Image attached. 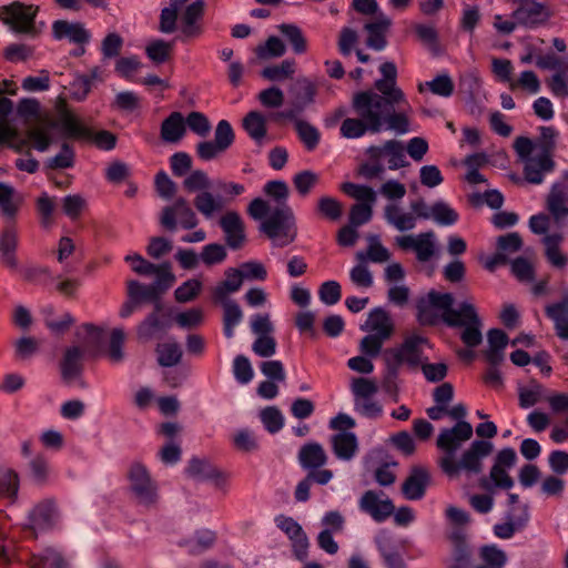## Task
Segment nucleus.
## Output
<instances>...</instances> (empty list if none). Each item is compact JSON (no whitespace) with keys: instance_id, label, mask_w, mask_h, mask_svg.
Segmentation results:
<instances>
[{"instance_id":"obj_7","label":"nucleus","mask_w":568,"mask_h":568,"mask_svg":"<svg viewBox=\"0 0 568 568\" xmlns=\"http://www.w3.org/2000/svg\"><path fill=\"white\" fill-rule=\"evenodd\" d=\"M260 231L275 241L277 246H285L295 241L297 227L290 205L276 206L261 223Z\"/></svg>"},{"instance_id":"obj_20","label":"nucleus","mask_w":568,"mask_h":568,"mask_svg":"<svg viewBox=\"0 0 568 568\" xmlns=\"http://www.w3.org/2000/svg\"><path fill=\"white\" fill-rule=\"evenodd\" d=\"M429 483L430 475L428 470L424 467L415 466L403 483L402 493L408 500H419L424 497Z\"/></svg>"},{"instance_id":"obj_46","label":"nucleus","mask_w":568,"mask_h":568,"mask_svg":"<svg viewBox=\"0 0 568 568\" xmlns=\"http://www.w3.org/2000/svg\"><path fill=\"white\" fill-rule=\"evenodd\" d=\"M158 362L163 367H172L180 363L182 357L181 346L173 341L158 344Z\"/></svg>"},{"instance_id":"obj_56","label":"nucleus","mask_w":568,"mask_h":568,"mask_svg":"<svg viewBox=\"0 0 568 568\" xmlns=\"http://www.w3.org/2000/svg\"><path fill=\"white\" fill-rule=\"evenodd\" d=\"M156 270L154 271V275H156L155 281L151 284L152 287L156 291V294L161 297L175 282V276L171 272L170 263H162L156 265Z\"/></svg>"},{"instance_id":"obj_58","label":"nucleus","mask_w":568,"mask_h":568,"mask_svg":"<svg viewBox=\"0 0 568 568\" xmlns=\"http://www.w3.org/2000/svg\"><path fill=\"white\" fill-rule=\"evenodd\" d=\"M260 418L265 429L271 434H276L284 426V416L275 406H268L262 409Z\"/></svg>"},{"instance_id":"obj_11","label":"nucleus","mask_w":568,"mask_h":568,"mask_svg":"<svg viewBox=\"0 0 568 568\" xmlns=\"http://www.w3.org/2000/svg\"><path fill=\"white\" fill-rule=\"evenodd\" d=\"M473 433V426L466 420H459L450 428H443L436 440L437 448L444 452L440 458L453 459L463 443L471 438Z\"/></svg>"},{"instance_id":"obj_17","label":"nucleus","mask_w":568,"mask_h":568,"mask_svg":"<svg viewBox=\"0 0 568 568\" xmlns=\"http://www.w3.org/2000/svg\"><path fill=\"white\" fill-rule=\"evenodd\" d=\"M277 527L284 531L292 540L293 549L298 560H305L307 557L308 539L301 525L292 517L284 515L275 518Z\"/></svg>"},{"instance_id":"obj_36","label":"nucleus","mask_w":568,"mask_h":568,"mask_svg":"<svg viewBox=\"0 0 568 568\" xmlns=\"http://www.w3.org/2000/svg\"><path fill=\"white\" fill-rule=\"evenodd\" d=\"M185 133L182 113L172 112L161 124V139L169 143L179 142Z\"/></svg>"},{"instance_id":"obj_10","label":"nucleus","mask_w":568,"mask_h":568,"mask_svg":"<svg viewBox=\"0 0 568 568\" xmlns=\"http://www.w3.org/2000/svg\"><path fill=\"white\" fill-rule=\"evenodd\" d=\"M160 224L171 232L175 231L179 224L184 230H192L197 226L199 219L186 199L180 196L172 205L162 209Z\"/></svg>"},{"instance_id":"obj_35","label":"nucleus","mask_w":568,"mask_h":568,"mask_svg":"<svg viewBox=\"0 0 568 568\" xmlns=\"http://www.w3.org/2000/svg\"><path fill=\"white\" fill-rule=\"evenodd\" d=\"M375 544L386 568H406L404 558L386 535L376 536Z\"/></svg>"},{"instance_id":"obj_47","label":"nucleus","mask_w":568,"mask_h":568,"mask_svg":"<svg viewBox=\"0 0 568 568\" xmlns=\"http://www.w3.org/2000/svg\"><path fill=\"white\" fill-rule=\"evenodd\" d=\"M243 128L253 140L260 141L266 135V119L261 112L251 111L243 119Z\"/></svg>"},{"instance_id":"obj_5","label":"nucleus","mask_w":568,"mask_h":568,"mask_svg":"<svg viewBox=\"0 0 568 568\" xmlns=\"http://www.w3.org/2000/svg\"><path fill=\"white\" fill-rule=\"evenodd\" d=\"M493 452V444L487 440H475L466 449L460 459L455 457L439 458L438 465L442 470L450 478H457L462 471L477 475L483 470V459Z\"/></svg>"},{"instance_id":"obj_62","label":"nucleus","mask_w":568,"mask_h":568,"mask_svg":"<svg viewBox=\"0 0 568 568\" xmlns=\"http://www.w3.org/2000/svg\"><path fill=\"white\" fill-rule=\"evenodd\" d=\"M430 217L439 225H453L458 221V213L447 203L437 201L432 205Z\"/></svg>"},{"instance_id":"obj_52","label":"nucleus","mask_w":568,"mask_h":568,"mask_svg":"<svg viewBox=\"0 0 568 568\" xmlns=\"http://www.w3.org/2000/svg\"><path fill=\"white\" fill-rule=\"evenodd\" d=\"M342 191L358 203L374 204L377 200L376 192L367 185L345 182L342 184Z\"/></svg>"},{"instance_id":"obj_22","label":"nucleus","mask_w":568,"mask_h":568,"mask_svg":"<svg viewBox=\"0 0 568 568\" xmlns=\"http://www.w3.org/2000/svg\"><path fill=\"white\" fill-rule=\"evenodd\" d=\"M555 162L547 152H539L525 162L524 174L527 182L540 184L544 175L552 172Z\"/></svg>"},{"instance_id":"obj_43","label":"nucleus","mask_w":568,"mask_h":568,"mask_svg":"<svg viewBox=\"0 0 568 568\" xmlns=\"http://www.w3.org/2000/svg\"><path fill=\"white\" fill-rule=\"evenodd\" d=\"M216 535L210 529L197 530L193 538L180 542L191 555H199L210 549L215 542Z\"/></svg>"},{"instance_id":"obj_29","label":"nucleus","mask_w":568,"mask_h":568,"mask_svg":"<svg viewBox=\"0 0 568 568\" xmlns=\"http://www.w3.org/2000/svg\"><path fill=\"white\" fill-rule=\"evenodd\" d=\"M331 444L335 456L342 460H351L358 450L357 437L351 432H339L333 435Z\"/></svg>"},{"instance_id":"obj_55","label":"nucleus","mask_w":568,"mask_h":568,"mask_svg":"<svg viewBox=\"0 0 568 568\" xmlns=\"http://www.w3.org/2000/svg\"><path fill=\"white\" fill-rule=\"evenodd\" d=\"M368 240H369V245H368L366 255L362 252H358L356 255L357 258L359 261H364V260L368 258L369 261H372L374 263L387 262L390 257V254H389L388 250L381 244L378 236L372 235L368 237Z\"/></svg>"},{"instance_id":"obj_13","label":"nucleus","mask_w":568,"mask_h":568,"mask_svg":"<svg viewBox=\"0 0 568 568\" xmlns=\"http://www.w3.org/2000/svg\"><path fill=\"white\" fill-rule=\"evenodd\" d=\"M435 233L433 231L423 232L417 235L397 236L395 242L404 251L413 250L416 258L422 262H428L436 252Z\"/></svg>"},{"instance_id":"obj_32","label":"nucleus","mask_w":568,"mask_h":568,"mask_svg":"<svg viewBox=\"0 0 568 568\" xmlns=\"http://www.w3.org/2000/svg\"><path fill=\"white\" fill-rule=\"evenodd\" d=\"M362 331H373L374 334L389 338L393 333V323L388 313L382 307H376L369 312L368 318L364 325L361 326Z\"/></svg>"},{"instance_id":"obj_12","label":"nucleus","mask_w":568,"mask_h":568,"mask_svg":"<svg viewBox=\"0 0 568 568\" xmlns=\"http://www.w3.org/2000/svg\"><path fill=\"white\" fill-rule=\"evenodd\" d=\"M459 324L453 327H464L460 333V339L469 347L474 348L483 342L481 321L477 314L476 307L469 302L460 303Z\"/></svg>"},{"instance_id":"obj_50","label":"nucleus","mask_w":568,"mask_h":568,"mask_svg":"<svg viewBox=\"0 0 568 568\" xmlns=\"http://www.w3.org/2000/svg\"><path fill=\"white\" fill-rule=\"evenodd\" d=\"M519 406L528 408L547 397L546 388L538 382L532 381L529 386L519 388Z\"/></svg>"},{"instance_id":"obj_59","label":"nucleus","mask_w":568,"mask_h":568,"mask_svg":"<svg viewBox=\"0 0 568 568\" xmlns=\"http://www.w3.org/2000/svg\"><path fill=\"white\" fill-rule=\"evenodd\" d=\"M19 490V476L12 469H6L0 473V496L14 501Z\"/></svg>"},{"instance_id":"obj_39","label":"nucleus","mask_w":568,"mask_h":568,"mask_svg":"<svg viewBox=\"0 0 568 568\" xmlns=\"http://www.w3.org/2000/svg\"><path fill=\"white\" fill-rule=\"evenodd\" d=\"M221 303L223 307V331L226 338H232L234 335V328L243 320V312L240 305L233 301H215Z\"/></svg>"},{"instance_id":"obj_6","label":"nucleus","mask_w":568,"mask_h":568,"mask_svg":"<svg viewBox=\"0 0 568 568\" xmlns=\"http://www.w3.org/2000/svg\"><path fill=\"white\" fill-rule=\"evenodd\" d=\"M211 186L209 175L202 170L192 171L183 181V187L187 192H197L193 204L206 220L212 219L215 212L222 211L224 206L223 200L209 191Z\"/></svg>"},{"instance_id":"obj_4","label":"nucleus","mask_w":568,"mask_h":568,"mask_svg":"<svg viewBox=\"0 0 568 568\" xmlns=\"http://www.w3.org/2000/svg\"><path fill=\"white\" fill-rule=\"evenodd\" d=\"M454 296L450 293L428 292L427 296L417 303V317L422 325H436L440 321L447 326L459 324L460 304L453 307Z\"/></svg>"},{"instance_id":"obj_14","label":"nucleus","mask_w":568,"mask_h":568,"mask_svg":"<svg viewBox=\"0 0 568 568\" xmlns=\"http://www.w3.org/2000/svg\"><path fill=\"white\" fill-rule=\"evenodd\" d=\"M519 2V7L513 12V19L519 26L536 28L546 23L551 16L549 8L545 3L529 0Z\"/></svg>"},{"instance_id":"obj_63","label":"nucleus","mask_w":568,"mask_h":568,"mask_svg":"<svg viewBox=\"0 0 568 568\" xmlns=\"http://www.w3.org/2000/svg\"><path fill=\"white\" fill-rule=\"evenodd\" d=\"M173 44L171 42L158 39L146 45L145 52L150 60L160 64L170 59Z\"/></svg>"},{"instance_id":"obj_33","label":"nucleus","mask_w":568,"mask_h":568,"mask_svg":"<svg viewBox=\"0 0 568 568\" xmlns=\"http://www.w3.org/2000/svg\"><path fill=\"white\" fill-rule=\"evenodd\" d=\"M225 280L220 282L212 290L213 301H230L227 297L230 294L236 293L242 284L243 280L241 277L240 271L234 267H229L225 270Z\"/></svg>"},{"instance_id":"obj_34","label":"nucleus","mask_w":568,"mask_h":568,"mask_svg":"<svg viewBox=\"0 0 568 568\" xmlns=\"http://www.w3.org/2000/svg\"><path fill=\"white\" fill-rule=\"evenodd\" d=\"M83 354L84 351L78 346L67 348L60 364L61 375L65 382H71L81 374Z\"/></svg>"},{"instance_id":"obj_53","label":"nucleus","mask_w":568,"mask_h":568,"mask_svg":"<svg viewBox=\"0 0 568 568\" xmlns=\"http://www.w3.org/2000/svg\"><path fill=\"white\" fill-rule=\"evenodd\" d=\"M298 138L304 143L305 148L308 151H313L320 143L321 140V133L311 123L304 120H296V128H295Z\"/></svg>"},{"instance_id":"obj_44","label":"nucleus","mask_w":568,"mask_h":568,"mask_svg":"<svg viewBox=\"0 0 568 568\" xmlns=\"http://www.w3.org/2000/svg\"><path fill=\"white\" fill-rule=\"evenodd\" d=\"M278 30L286 41L291 44L296 54H303L307 51V40L300 27L292 23H282Z\"/></svg>"},{"instance_id":"obj_24","label":"nucleus","mask_w":568,"mask_h":568,"mask_svg":"<svg viewBox=\"0 0 568 568\" xmlns=\"http://www.w3.org/2000/svg\"><path fill=\"white\" fill-rule=\"evenodd\" d=\"M22 203V196L11 185L0 182V214L4 222L17 221Z\"/></svg>"},{"instance_id":"obj_37","label":"nucleus","mask_w":568,"mask_h":568,"mask_svg":"<svg viewBox=\"0 0 568 568\" xmlns=\"http://www.w3.org/2000/svg\"><path fill=\"white\" fill-rule=\"evenodd\" d=\"M547 205L556 220L568 216V190L561 184H554L548 195Z\"/></svg>"},{"instance_id":"obj_51","label":"nucleus","mask_w":568,"mask_h":568,"mask_svg":"<svg viewBox=\"0 0 568 568\" xmlns=\"http://www.w3.org/2000/svg\"><path fill=\"white\" fill-rule=\"evenodd\" d=\"M162 311H156L154 307V311L146 316V318L140 323L138 326V336L141 339L149 341L154 337V335L164 329L165 324L160 318V313Z\"/></svg>"},{"instance_id":"obj_21","label":"nucleus","mask_w":568,"mask_h":568,"mask_svg":"<svg viewBox=\"0 0 568 568\" xmlns=\"http://www.w3.org/2000/svg\"><path fill=\"white\" fill-rule=\"evenodd\" d=\"M52 34L55 40L68 39L78 45L87 44L90 39V32L80 22H69L57 20L52 24Z\"/></svg>"},{"instance_id":"obj_31","label":"nucleus","mask_w":568,"mask_h":568,"mask_svg":"<svg viewBox=\"0 0 568 568\" xmlns=\"http://www.w3.org/2000/svg\"><path fill=\"white\" fill-rule=\"evenodd\" d=\"M298 462L304 469L321 468L327 462V455L318 443H307L298 452Z\"/></svg>"},{"instance_id":"obj_28","label":"nucleus","mask_w":568,"mask_h":568,"mask_svg":"<svg viewBox=\"0 0 568 568\" xmlns=\"http://www.w3.org/2000/svg\"><path fill=\"white\" fill-rule=\"evenodd\" d=\"M546 315L554 322L557 336L568 341V291L561 301L546 307Z\"/></svg>"},{"instance_id":"obj_38","label":"nucleus","mask_w":568,"mask_h":568,"mask_svg":"<svg viewBox=\"0 0 568 568\" xmlns=\"http://www.w3.org/2000/svg\"><path fill=\"white\" fill-rule=\"evenodd\" d=\"M77 335L83 343V351L91 355H95L100 351L104 339L103 329L89 323L83 324Z\"/></svg>"},{"instance_id":"obj_16","label":"nucleus","mask_w":568,"mask_h":568,"mask_svg":"<svg viewBox=\"0 0 568 568\" xmlns=\"http://www.w3.org/2000/svg\"><path fill=\"white\" fill-rule=\"evenodd\" d=\"M224 232L225 242L232 250H239L246 241L245 225L241 215L235 211H227L219 221Z\"/></svg>"},{"instance_id":"obj_57","label":"nucleus","mask_w":568,"mask_h":568,"mask_svg":"<svg viewBox=\"0 0 568 568\" xmlns=\"http://www.w3.org/2000/svg\"><path fill=\"white\" fill-rule=\"evenodd\" d=\"M125 341V334L122 328H113L110 336V343L108 347V358L113 364H119L124 359L123 345Z\"/></svg>"},{"instance_id":"obj_27","label":"nucleus","mask_w":568,"mask_h":568,"mask_svg":"<svg viewBox=\"0 0 568 568\" xmlns=\"http://www.w3.org/2000/svg\"><path fill=\"white\" fill-rule=\"evenodd\" d=\"M390 23V19L383 13L378 14L375 21L366 23L364 26L368 33L366 45L376 51L383 50L387 44L385 34Z\"/></svg>"},{"instance_id":"obj_9","label":"nucleus","mask_w":568,"mask_h":568,"mask_svg":"<svg viewBox=\"0 0 568 568\" xmlns=\"http://www.w3.org/2000/svg\"><path fill=\"white\" fill-rule=\"evenodd\" d=\"M38 7L26 6L21 2H12L9 6L0 7V20L17 33H24L36 37L34 19Z\"/></svg>"},{"instance_id":"obj_64","label":"nucleus","mask_w":568,"mask_h":568,"mask_svg":"<svg viewBox=\"0 0 568 568\" xmlns=\"http://www.w3.org/2000/svg\"><path fill=\"white\" fill-rule=\"evenodd\" d=\"M551 93L558 98H568V64L546 80Z\"/></svg>"},{"instance_id":"obj_2","label":"nucleus","mask_w":568,"mask_h":568,"mask_svg":"<svg viewBox=\"0 0 568 568\" xmlns=\"http://www.w3.org/2000/svg\"><path fill=\"white\" fill-rule=\"evenodd\" d=\"M383 78L375 81V89L361 91L354 94L352 100L353 110H358L367 118L378 123L377 113L383 106L389 103H405L409 109V103L403 90L397 85V68L394 62H385L379 67Z\"/></svg>"},{"instance_id":"obj_25","label":"nucleus","mask_w":568,"mask_h":568,"mask_svg":"<svg viewBox=\"0 0 568 568\" xmlns=\"http://www.w3.org/2000/svg\"><path fill=\"white\" fill-rule=\"evenodd\" d=\"M316 92V85L310 79L297 78L288 89L291 104L297 105L298 109H306L314 102Z\"/></svg>"},{"instance_id":"obj_30","label":"nucleus","mask_w":568,"mask_h":568,"mask_svg":"<svg viewBox=\"0 0 568 568\" xmlns=\"http://www.w3.org/2000/svg\"><path fill=\"white\" fill-rule=\"evenodd\" d=\"M385 221L399 232H407L415 229L417 220L413 212H404L396 204H387L384 207Z\"/></svg>"},{"instance_id":"obj_41","label":"nucleus","mask_w":568,"mask_h":568,"mask_svg":"<svg viewBox=\"0 0 568 568\" xmlns=\"http://www.w3.org/2000/svg\"><path fill=\"white\" fill-rule=\"evenodd\" d=\"M562 240L564 237L559 233L548 234L542 239L545 255L548 262L557 268H562L568 263L567 256L564 255L559 248Z\"/></svg>"},{"instance_id":"obj_40","label":"nucleus","mask_w":568,"mask_h":568,"mask_svg":"<svg viewBox=\"0 0 568 568\" xmlns=\"http://www.w3.org/2000/svg\"><path fill=\"white\" fill-rule=\"evenodd\" d=\"M135 296L136 302L141 305L143 302H151L154 304L156 311H163V304L161 303L160 296L156 294L154 287L151 284L144 285L135 280L128 281L126 294Z\"/></svg>"},{"instance_id":"obj_60","label":"nucleus","mask_w":568,"mask_h":568,"mask_svg":"<svg viewBox=\"0 0 568 568\" xmlns=\"http://www.w3.org/2000/svg\"><path fill=\"white\" fill-rule=\"evenodd\" d=\"M480 557L485 566H478L476 568H504L507 561L505 551L495 545L484 546L480 550Z\"/></svg>"},{"instance_id":"obj_3","label":"nucleus","mask_w":568,"mask_h":568,"mask_svg":"<svg viewBox=\"0 0 568 568\" xmlns=\"http://www.w3.org/2000/svg\"><path fill=\"white\" fill-rule=\"evenodd\" d=\"M412 108H407L405 103H389L382 108L377 113L378 123L375 125L374 120L367 118L358 110H354L356 118H347L342 122L341 134L346 139H358L369 133H379L384 124L386 129L393 130L398 134H405L409 131V120L407 112Z\"/></svg>"},{"instance_id":"obj_8","label":"nucleus","mask_w":568,"mask_h":568,"mask_svg":"<svg viewBox=\"0 0 568 568\" xmlns=\"http://www.w3.org/2000/svg\"><path fill=\"white\" fill-rule=\"evenodd\" d=\"M129 490L134 500L145 507L153 508L159 501V488L149 469L140 462H133L126 473Z\"/></svg>"},{"instance_id":"obj_49","label":"nucleus","mask_w":568,"mask_h":568,"mask_svg":"<svg viewBox=\"0 0 568 568\" xmlns=\"http://www.w3.org/2000/svg\"><path fill=\"white\" fill-rule=\"evenodd\" d=\"M189 476L200 479H217L223 477L222 473L209 462L200 458H192L186 468Z\"/></svg>"},{"instance_id":"obj_26","label":"nucleus","mask_w":568,"mask_h":568,"mask_svg":"<svg viewBox=\"0 0 568 568\" xmlns=\"http://www.w3.org/2000/svg\"><path fill=\"white\" fill-rule=\"evenodd\" d=\"M204 12V1L195 0L189 4L182 14L181 32L184 39L199 37L202 33V28L197 24Z\"/></svg>"},{"instance_id":"obj_45","label":"nucleus","mask_w":568,"mask_h":568,"mask_svg":"<svg viewBox=\"0 0 568 568\" xmlns=\"http://www.w3.org/2000/svg\"><path fill=\"white\" fill-rule=\"evenodd\" d=\"M29 475L31 480L38 486L49 484L51 477L49 460L43 455L34 456L29 462Z\"/></svg>"},{"instance_id":"obj_18","label":"nucleus","mask_w":568,"mask_h":568,"mask_svg":"<svg viewBox=\"0 0 568 568\" xmlns=\"http://www.w3.org/2000/svg\"><path fill=\"white\" fill-rule=\"evenodd\" d=\"M59 517L57 503L52 498L37 504L29 515L30 526L33 530H47L52 528Z\"/></svg>"},{"instance_id":"obj_23","label":"nucleus","mask_w":568,"mask_h":568,"mask_svg":"<svg viewBox=\"0 0 568 568\" xmlns=\"http://www.w3.org/2000/svg\"><path fill=\"white\" fill-rule=\"evenodd\" d=\"M529 520V513L527 506L513 507L507 514V521L496 524L494 532L497 537L509 539L517 530L523 529Z\"/></svg>"},{"instance_id":"obj_54","label":"nucleus","mask_w":568,"mask_h":568,"mask_svg":"<svg viewBox=\"0 0 568 568\" xmlns=\"http://www.w3.org/2000/svg\"><path fill=\"white\" fill-rule=\"evenodd\" d=\"M295 72L294 60H283L280 64L270 65L262 70L263 78L270 81H283L290 78Z\"/></svg>"},{"instance_id":"obj_48","label":"nucleus","mask_w":568,"mask_h":568,"mask_svg":"<svg viewBox=\"0 0 568 568\" xmlns=\"http://www.w3.org/2000/svg\"><path fill=\"white\" fill-rule=\"evenodd\" d=\"M424 342L425 339L420 336L407 337L399 347L403 363H406L412 367L418 366L422 356L419 345Z\"/></svg>"},{"instance_id":"obj_15","label":"nucleus","mask_w":568,"mask_h":568,"mask_svg":"<svg viewBox=\"0 0 568 568\" xmlns=\"http://www.w3.org/2000/svg\"><path fill=\"white\" fill-rule=\"evenodd\" d=\"M369 159H388V169L398 170L408 165L405 158V146L402 141L388 140L382 145H372L366 150Z\"/></svg>"},{"instance_id":"obj_1","label":"nucleus","mask_w":568,"mask_h":568,"mask_svg":"<svg viewBox=\"0 0 568 568\" xmlns=\"http://www.w3.org/2000/svg\"><path fill=\"white\" fill-rule=\"evenodd\" d=\"M54 128H60L67 138L94 141L99 148L104 150L114 149L116 143V138L113 133L102 130L94 134L65 109L60 111L58 121L50 120L30 128L27 131V138L33 143L36 150L45 152L52 143L50 132Z\"/></svg>"},{"instance_id":"obj_61","label":"nucleus","mask_w":568,"mask_h":568,"mask_svg":"<svg viewBox=\"0 0 568 568\" xmlns=\"http://www.w3.org/2000/svg\"><path fill=\"white\" fill-rule=\"evenodd\" d=\"M293 184L301 196H306L320 182V175L311 170H304L293 176Z\"/></svg>"},{"instance_id":"obj_42","label":"nucleus","mask_w":568,"mask_h":568,"mask_svg":"<svg viewBox=\"0 0 568 568\" xmlns=\"http://www.w3.org/2000/svg\"><path fill=\"white\" fill-rule=\"evenodd\" d=\"M31 568H69L63 556L53 548H47L38 555H33L29 560Z\"/></svg>"},{"instance_id":"obj_19","label":"nucleus","mask_w":568,"mask_h":568,"mask_svg":"<svg viewBox=\"0 0 568 568\" xmlns=\"http://www.w3.org/2000/svg\"><path fill=\"white\" fill-rule=\"evenodd\" d=\"M359 508L377 523L386 520L395 511L392 500L381 499L374 490L364 493L359 500Z\"/></svg>"}]
</instances>
